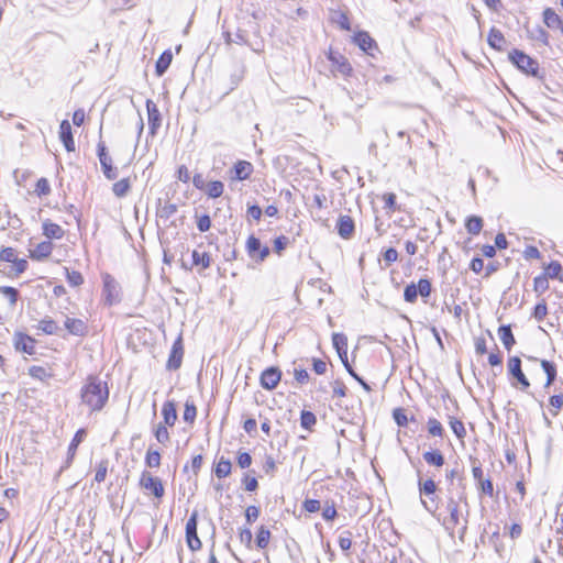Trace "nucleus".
<instances>
[{
	"instance_id": "49530a36",
	"label": "nucleus",
	"mask_w": 563,
	"mask_h": 563,
	"mask_svg": "<svg viewBox=\"0 0 563 563\" xmlns=\"http://www.w3.org/2000/svg\"><path fill=\"white\" fill-rule=\"evenodd\" d=\"M107 472H108V461L102 460L97 465L95 481L98 483H102L106 479Z\"/></svg>"
},
{
	"instance_id": "dca6fc26",
	"label": "nucleus",
	"mask_w": 563,
	"mask_h": 563,
	"mask_svg": "<svg viewBox=\"0 0 563 563\" xmlns=\"http://www.w3.org/2000/svg\"><path fill=\"white\" fill-rule=\"evenodd\" d=\"M64 328L73 335L82 336L87 333V324L81 319L66 318Z\"/></svg>"
},
{
	"instance_id": "ddd939ff",
	"label": "nucleus",
	"mask_w": 563,
	"mask_h": 563,
	"mask_svg": "<svg viewBox=\"0 0 563 563\" xmlns=\"http://www.w3.org/2000/svg\"><path fill=\"white\" fill-rule=\"evenodd\" d=\"M354 43L366 54L374 56V51L377 49L375 41L367 32H358L354 35Z\"/></svg>"
},
{
	"instance_id": "f3484780",
	"label": "nucleus",
	"mask_w": 563,
	"mask_h": 563,
	"mask_svg": "<svg viewBox=\"0 0 563 563\" xmlns=\"http://www.w3.org/2000/svg\"><path fill=\"white\" fill-rule=\"evenodd\" d=\"M163 424L173 427L177 421L176 405L173 400H167L162 407Z\"/></svg>"
},
{
	"instance_id": "a18cd8bd",
	"label": "nucleus",
	"mask_w": 563,
	"mask_h": 563,
	"mask_svg": "<svg viewBox=\"0 0 563 563\" xmlns=\"http://www.w3.org/2000/svg\"><path fill=\"white\" fill-rule=\"evenodd\" d=\"M419 490L424 495H432L437 490V485L433 479L429 478L426 481L419 479Z\"/></svg>"
},
{
	"instance_id": "09e8293b",
	"label": "nucleus",
	"mask_w": 563,
	"mask_h": 563,
	"mask_svg": "<svg viewBox=\"0 0 563 563\" xmlns=\"http://www.w3.org/2000/svg\"><path fill=\"white\" fill-rule=\"evenodd\" d=\"M418 290L416 284L411 283L405 287L404 298L407 302L413 303L417 300Z\"/></svg>"
},
{
	"instance_id": "473e14b6",
	"label": "nucleus",
	"mask_w": 563,
	"mask_h": 563,
	"mask_svg": "<svg viewBox=\"0 0 563 563\" xmlns=\"http://www.w3.org/2000/svg\"><path fill=\"white\" fill-rule=\"evenodd\" d=\"M131 185L129 178H123L112 186V192L118 198H123L130 191Z\"/></svg>"
},
{
	"instance_id": "4be33fe9",
	"label": "nucleus",
	"mask_w": 563,
	"mask_h": 563,
	"mask_svg": "<svg viewBox=\"0 0 563 563\" xmlns=\"http://www.w3.org/2000/svg\"><path fill=\"white\" fill-rule=\"evenodd\" d=\"M487 41H488L489 46L497 51H501L504 48V46L506 45L505 36L496 27L490 29Z\"/></svg>"
},
{
	"instance_id": "6ab92c4d",
	"label": "nucleus",
	"mask_w": 563,
	"mask_h": 563,
	"mask_svg": "<svg viewBox=\"0 0 563 563\" xmlns=\"http://www.w3.org/2000/svg\"><path fill=\"white\" fill-rule=\"evenodd\" d=\"M253 173V165L247 161H239L234 165V178L238 180L247 179Z\"/></svg>"
},
{
	"instance_id": "c756f323",
	"label": "nucleus",
	"mask_w": 563,
	"mask_h": 563,
	"mask_svg": "<svg viewBox=\"0 0 563 563\" xmlns=\"http://www.w3.org/2000/svg\"><path fill=\"white\" fill-rule=\"evenodd\" d=\"M465 228L470 234L477 235L483 229V219L477 216H471L465 222Z\"/></svg>"
},
{
	"instance_id": "e2e57ef3",
	"label": "nucleus",
	"mask_w": 563,
	"mask_h": 563,
	"mask_svg": "<svg viewBox=\"0 0 563 563\" xmlns=\"http://www.w3.org/2000/svg\"><path fill=\"white\" fill-rule=\"evenodd\" d=\"M238 464L241 468H247L252 464V456L247 452H241L238 455Z\"/></svg>"
},
{
	"instance_id": "2eb2a0df",
	"label": "nucleus",
	"mask_w": 563,
	"mask_h": 563,
	"mask_svg": "<svg viewBox=\"0 0 563 563\" xmlns=\"http://www.w3.org/2000/svg\"><path fill=\"white\" fill-rule=\"evenodd\" d=\"M59 137L68 152L75 151V142L71 133V126L67 120H64L60 123Z\"/></svg>"
},
{
	"instance_id": "c03bdc74",
	"label": "nucleus",
	"mask_w": 563,
	"mask_h": 563,
	"mask_svg": "<svg viewBox=\"0 0 563 563\" xmlns=\"http://www.w3.org/2000/svg\"><path fill=\"white\" fill-rule=\"evenodd\" d=\"M197 416V409L194 404V401L187 400L185 404V410H184V420L188 423H192Z\"/></svg>"
},
{
	"instance_id": "5fc2aeb1",
	"label": "nucleus",
	"mask_w": 563,
	"mask_h": 563,
	"mask_svg": "<svg viewBox=\"0 0 563 563\" xmlns=\"http://www.w3.org/2000/svg\"><path fill=\"white\" fill-rule=\"evenodd\" d=\"M547 314H548V307H547L545 301L542 300L541 302L536 305L532 316L534 317L536 320L542 321Z\"/></svg>"
},
{
	"instance_id": "412c9836",
	"label": "nucleus",
	"mask_w": 563,
	"mask_h": 563,
	"mask_svg": "<svg viewBox=\"0 0 563 563\" xmlns=\"http://www.w3.org/2000/svg\"><path fill=\"white\" fill-rule=\"evenodd\" d=\"M329 59L332 62V64L336 67V70L341 73L344 76H347L352 71V67L349 64L347 59L342 55H334L333 53H330Z\"/></svg>"
},
{
	"instance_id": "774afa93",
	"label": "nucleus",
	"mask_w": 563,
	"mask_h": 563,
	"mask_svg": "<svg viewBox=\"0 0 563 563\" xmlns=\"http://www.w3.org/2000/svg\"><path fill=\"white\" fill-rule=\"evenodd\" d=\"M338 512L334 505H327L322 510V517L324 520H332L336 517Z\"/></svg>"
},
{
	"instance_id": "4c0bfd02",
	"label": "nucleus",
	"mask_w": 563,
	"mask_h": 563,
	"mask_svg": "<svg viewBox=\"0 0 563 563\" xmlns=\"http://www.w3.org/2000/svg\"><path fill=\"white\" fill-rule=\"evenodd\" d=\"M262 247L260 239L251 235L246 241V251L251 258H256V254L260 252Z\"/></svg>"
},
{
	"instance_id": "052dcab7",
	"label": "nucleus",
	"mask_w": 563,
	"mask_h": 563,
	"mask_svg": "<svg viewBox=\"0 0 563 563\" xmlns=\"http://www.w3.org/2000/svg\"><path fill=\"white\" fill-rule=\"evenodd\" d=\"M533 283L536 291L543 292L549 288L547 276H538L534 278Z\"/></svg>"
},
{
	"instance_id": "a878e982",
	"label": "nucleus",
	"mask_w": 563,
	"mask_h": 563,
	"mask_svg": "<svg viewBox=\"0 0 563 563\" xmlns=\"http://www.w3.org/2000/svg\"><path fill=\"white\" fill-rule=\"evenodd\" d=\"M85 438H86V431L84 429H79L75 433V435L68 446L67 465H69L70 461L74 459L78 445L84 441Z\"/></svg>"
},
{
	"instance_id": "f8f14e48",
	"label": "nucleus",
	"mask_w": 563,
	"mask_h": 563,
	"mask_svg": "<svg viewBox=\"0 0 563 563\" xmlns=\"http://www.w3.org/2000/svg\"><path fill=\"white\" fill-rule=\"evenodd\" d=\"M14 346L21 353L33 355L35 352V340L23 333H15Z\"/></svg>"
},
{
	"instance_id": "f704fd0d",
	"label": "nucleus",
	"mask_w": 563,
	"mask_h": 563,
	"mask_svg": "<svg viewBox=\"0 0 563 563\" xmlns=\"http://www.w3.org/2000/svg\"><path fill=\"white\" fill-rule=\"evenodd\" d=\"M154 435L158 443L165 445L169 442V432L167 426L158 423L154 429Z\"/></svg>"
},
{
	"instance_id": "6e6d98bb",
	"label": "nucleus",
	"mask_w": 563,
	"mask_h": 563,
	"mask_svg": "<svg viewBox=\"0 0 563 563\" xmlns=\"http://www.w3.org/2000/svg\"><path fill=\"white\" fill-rule=\"evenodd\" d=\"M66 276L68 283L74 287L80 286L84 283V277L79 272L66 269Z\"/></svg>"
},
{
	"instance_id": "680f3d73",
	"label": "nucleus",
	"mask_w": 563,
	"mask_h": 563,
	"mask_svg": "<svg viewBox=\"0 0 563 563\" xmlns=\"http://www.w3.org/2000/svg\"><path fill=\"white\" fill-rule=\"evenodd\" d=\"M211 227V220L208 214L201 216L197 221V228L200 232H207Z\"/></svg>"
},
{
	"instance_id": "0e129e2a",
	"label": "nucleus",
	"mask_w": 563,
	"mask_h": 563,
	"mask_svg": "<svg viewBox=\"0 0 563 563\" xmlns=\"http://www.w3.org/2000/svg\"><path fill=\"white\" fill-rule=\"evenodd\" d=\"M260 516V509L256 506H249L245 510V518L249 523L255 521Z\"/></svg>"
},
{
	"instance_id": "864d4df0",
	"label": "nucleus",
	"mask_w": 563,
	"mask_h": 563,
	"mask_svg": "<svg viewBox=\"0 0 563 563\" xmlns=\"http://www.w3.org/2000/svg\"><path fill=\"white\" fill-rule=\"evenodd\" d=\"M53 250V244L49 241L37 243V260L47 257Z\"/></svg>"
},
{
	"instance_id": "8fccbe9b",
	"label": "nucleus",
	"mask_w": 563,
	"mask_h": 563,
	"mask_svg": "<svg viewBox=\"0 0 563 563\" xmlns=\"http://www.w3.org/2000/svg\"><path fill=\"white\" fill-rule=\"evenodd\" d=\"M416 286H417L418 295H420L423 298H427V297L430 296V294H431V283H430L429 279L421 278L418 282V285H416Z\"/></svg>"
},
{
	"instance_id": "79ce46f5",
	"label": "nucleus",
	"mask_w": 563,
	"mask_h": 563,
	"mask_svg": "<svg viewBox=\"0 0 563 563\" xmlns=\"http://www.w3.org/2000/svg\"><path fill=\"white\" fill-rule=\"evenodd\" d=\"M224 186L221 181L214 180L208 184L207 195L210 198H218L223 194Z\"/></svg>"
},
{
	"instance_id": "a211bd4d",
	"label": "nucleus",
	"mask_w": 563,
	"mask_h": 563,
	"mask_svg": "<svg viewBox=\"0 0 563 563\" xmlns=\"http://www.w3.org/2000/svg\"><path fill=\"white\" fill-rule=\"evenodd\" d=\"M498 335L507 351H510L516 344V340L509 324L500 325L498 329Z\"/></svg>"
},
{
	"instance_id": "f257e3e1",
	"label": "nucleus",
	"mask_w": 563,
	"mask_h": 563,
	"mask_svg": "<svg viewBox=\"0 0 563 563\" xmlns=\"http://www.w3.org/2000/svg\"><path fill=\"white\" fill-rule=\"evenodd\" d=\"M81 401L91 411L101 410L108 398L109 389L106 382L96 376L88 377L80 391Z\"/></svg>"
},
{
	"instance_id": "4468645a",
	"label": "nucleus",
	"mask_w": 563,
	"mask_h": 563,
	"mask_svg": "<svg viewBox=\"0 0 563 563\" xmlns=\"http://www.w3.org/2000/svg\"><path fill=\"white\" fill-rule=\"evenodd\" d=\"M338 233L342 239H350L354 233V221L350 216L341 214L336 223Z\"/></svg>"
},
{
	"instance_id": "b1692460",
	"label": "nucleus",
	"mask_w": 563,
	"mask_h": 563,
	"mask_svg": "<svg viewBox=\"0 0 563 563\" xmlns=\"http://www.w3.org/2000/svg\"><path fill=\"white\" fill-rule=\"evenodd\" d=\"M422 456L427 464L435 467L443 466L445 462L443 454L439 450L427 451Z\"/></svg>"
},
{
	"instance_id": "de8ad7c7",
	"label": "nucleus",
	"mask_w": 563,
	"mask_h": 563,
	"mask_svg": "<svg viewBox=\"0 0 563 563\" xmlns=\"http://www.w3.org/2000/svg\"><path fill=\"white\" fill-rule=\"evenodd\" d=\"M562 271V266L559 262H551L547 267H545V275L547 278H558L560 277V273Z\"/></svg>"
},
{
	"instance_id": "69168bd1",
	"label": "nucleus",
	"mask_w": 563,
	"mask_h": 563,
	"mask_svg": "<svg viewBox=\"0 0 563 563\" xmlns=\"http://www.w3.org/2000/svg\"><path fill=\"white\" fill-rule=\"evenodd\" d=\"M0 291L8 298L10 305L15 303L16 301V290L12 287H1Z\"/></svg>"
},
{
	"instance_id": "e433bc0d",
	"label": "nucleus",
	"mask_w": 563,
	"mask_h": 563,
	"mask_svg": "<svg viewBox=\"0 0 563 563\" xmlns=\"http://www.w3.org/2000/svg\"><path fill=\"white\" fill-rule=\"evenodd\" d=\"M549 405L551 407L550 412L553 417L559 415V411L563 408V394H556L550 397Z\"/></svg>"
},
{
	"instance_id": "13d9d810",
	"label": "nucleus",
	"mask_w": 563,
	"mask_h": 563,
	"mask_svg": "<svg viewBox=\"0 0 563 563\" xmlns=\"http://www.w3.org/2000/svg\"><path fill=\"white\" fill-rule=\"evenodd\" d=\"M393 417H394V420L395 422L399 426V427H405L408 422V419H407V416H406V412L404 409L401 408H397L394 410L393 412Z\"/></svg>"
},
{
	"instance_id": "9d476101",
	"label": "nucleus",
	"mask_w": 563,
	"mask_h": 563,
	"mask_svg": "<svg viewBox=\"0 0 563 563\" xmlns=\"http://www.w3.org/2000/svg\"><path fill=\"white\" fill-rule=\"evenodd\" d=\"M184 356V346L181 336H179L173 344L172 351L167 361V368L170 371L178 369L181 365Z\"/></svg>"
},
{
	"instance_id": "c9c22d12",
	"label": "nucleus",
	"mask_w": 563,
	"mask_h": 563,
	"mask_svg": "<svg viewBox=\"0 0 563 563\" xmlns=\"http://www.w3.org/2000/svg\"><path fill=\"white\" fill-rule=\"evenodd\" d=\"M317 423L316 415L311 411L302 410L300 415V426L303 429L311 430Z\"/></svg>"
},
{
	"instance_id": "7c9ffc66",
	"label": "nucleus",
	"mask_w": 563,
	"mask_h": 563,
	"mask_svg": "<svg viewBox=\"0 0 563 563\" xmlns=\"http://www.w3.org/2000/svg\"><path fill=\"white\" fill-rule=\"evenodd\" d=\"M97 152L102 172L106 170L108 167L112 166V158L108 154L107 147L103 142L98 143Z\"/></svg>"
},
{
	"instance_id": "39448f33",
	"label": "nucleus",
	"mask_w": 563,
	"mask_h": 563,
	"mask_svg": "<svg viewBox=\"0 0 563 563\" xmlns=\"http://www.w3.org/2000/svg\"><path fill=\"white\" fill-rule=\"evenodd\" d=\"M103 289L102 295L107 306H113L120 301V286L117 280L110 275L102 276Z\"/></svg>"
},
{
	"instance_id": "2f4dec72",
	"label": "nucleus",
	"mask_w": 563,
	"mask_h": 563,
	"mask_svg": "<svg viewBox=\"0 0 563 563\" xmlns=\"http://www.w3.org/2000/svg\"><path fill=\"white\" fill-rule=\"evenodd\" d=\"M543 20L547 26L551 29L560 27L562 24L561 18L551 8L544 10Z\"/></svg>"
},
{
	"instance_id": "4d7b16f0",
	"label": "nucleus",
	"mask_w": 563,
	"mask_h": 563,
	"mask_svg": "<svg viewBox=\"0 0 563 563\" xmlns=\"http://www.w3.org/2000/svg\"><path fill=\"white\" fill-rule=\"evenodd\" d=\"M385 261V268H387L390 264L395 263L398 260L397 250L389 247L383 254Z\"/></svg>"
},
{
	"instance_id": "3c124183",
	"label": "nucleus",
	"mask_w": 563,
	"mask_h": 563,
	"mask_svg": "<svg viewBox=\"0 0 563 563\" xmlns=\"http://www.w3.org/2000/svg\"><path fill=\"white\" fill-rule=\"evenodd\" d=\"M177 212V206L175 203H165L158 209V216L161 218L168 219Z\"/></svg>"
},
{
	"instance_id": "1a4fd4ad",
	"label": "nucleus",
	"mask_w": 563,
	"mask_h": 563,
	"mask_svg": "<svg viewBox=\"0 0 563 563\" xmlns=\"http://www.w3.org/2000/svg\"><path fill=\"white\" fill-rule=\"evenodd\" d=\"M282 378V372L277 367L266 368L260 378V384L264 389L273 390L277 387Z\"/></svg>"
},
{
	"instance_id": "9b49d317",
	"label": "nucleus",
	"mask_w": 563,
	"mask_h": 563,
	"mask_svg": "<svg viewBox=\"0 0 563 563\" xmlns=\"http://www.w3.org/2000/svg\"><path fill=\"white\" fill-rule=\"evenodd\" d=\"M146 110L148 119L150 133L154 135L157 129L161 126L162 118L161 112L154 101L151 99L146 100Z\"/></svg>"
},
{
	"instance_id": "a19ab883",
	"label": "nucleus",
	"mask_w": 563,
	"mask_h": 563,
	"mask_svg": "<svg viewBox=\"0 0 563 563\" xmlns=\"http://www.w3.org/2000/svg\"><path fill=\"white\" fill-rule=\"evenodd\" d=\"M145 464L148 467H158L161 465V454L156 450L148 449L145 455Z\"/></svg>"
},
{
	"instance_id": "72a5a7b5",
	"label": "nucleus",
	"mask_w": 563,
	"mask_h": 563,
	"mask_svg": "<svg viewBox=\"0 0 563 563\" xmlns=\"http://www.w3.org/2000/svg\"><path fill=\"white\" fill-rule=\"evenodd\" d=\"M449 424H450V428L452 429L453 433L460 440H463L465 438L466 430H465L464 423L461 420H459L454 417H450Z\"/></svg>"
},
{
	"instance_id": "bf43d9fd",
	"label": "nucleus",
	"mask_w": 563,
	"mask_h": 563,
	"mask_svg": "<svg viewBox=\"0 0 563 563\" xmlns=\"http://www.w3.org/2000/svg\"><path fill=\"white\" fill-rule=\"evenodd\" d=\"M245 490L247 492H254L258 487V482L254 476H249V474H245L242 479Z\"/></svg>"
},
{
	"instance_id": "393cba45",
	"label": "nucleus",
	"mask_w": 563,
	"mask_h": 563,
	"mask_svg": "<svg viewBox=\"0 0 563 563\" xmlns=\"http://www.w3.org/2000/svg\"><path fill=\"white\" fill-rule=\"evenodd\" d=\"M173 59V54L170 51H165L159 58L156 60L155 71L157 76H163L165 71L168 69Z\"/></svg>"
},
{
	"instance_id": "c85d7f7f",
	"label": "nucleus",
	"mask_w": 563,
	"mask_h": 563,
	"mask_svg": "<svg viewBox=\"0 0 563 563\" xmlns=\"http://www.w3.org/2000/svg\"><path fill=\"white\" fill-rule=\"evenodd\" d=\"M231 470H232V464H231L230 460L221 456L216 465L214 474L217 477L223 478L231 474Z\"/></svg>"
},
{
	"instance_id": "423d86ee",
	"label": "nucleus",
	"mask_w": 563,
	"mask_h": 563,
	"mask_svg": "<svg viewBox=\"0 0 563 563\" xmlns=\"http://www.w3.org/2000/svg\"><path fill=\"white\" fill-rule=\"evenodd\" d=\"M198 512L195 510L186 522V542L191 551L201 549L202 543L197 533Z\"/></svg>"
},
{
	"instance_id": "338daca9",
	"label": "nucleus",
	"mask_w": 563,
	"mask_h": 563,
	"mask_svg": "<svg viewBox=\"0 0 563 563\" xmlns=\"http://www.w3.org/2000/svg\"><path fill=\"white\" fill-rule=\"evenodd\" d=\"M303 509L308 512H317L320 510V501L317 499H307L303 503Z\"/></svg>"
},
{
	"instance_id": "f03ea898",
	"label": "nucleus",
	"mask_w": 563,
	"mask_h": 563,
	"mask_svg": "<svg viewBox=\"0 0 563 563\" xmlns=\"http://www.w3.org/2000/svg\"><path fill=\"white\" fill-rule=\"evenodd\" d=\"M139 485L147 494L161 499L165 494V488L161 478L153 476L148 471H143L140 476Z\"/></svg>"
},
{
	"instance_id": "5701e85b",
	"label": "nucleus",
	"mask_w": 563,
	"mask_h": 563,
	"mask_svg": "<svg viewBox=\"0 0 563 563\" xmlns=\"http://www.w3.org/2000/svg\"><path fill=\"white\" fill-rule=\"evenodd\" d=\"M540 365L544 373L547 374V382L544 384V388H549L556 379V365L553 362L547 360H541Z\"/></svg>"
},
{
	"instance_id": "cd10ccee",
	"label": "nucleus",
	"mask_w": 563,
	"mask_h": 563,
	"mask_svg": "<svg viewBox=\"0 0 563 563\" xmlns=\"http://www.w3.org/2000/svg\"><path fill=\"white\" fill-rule=\"evenodd\" d=\"M191 257H192V264L195 266H201V268H203V269L208 268L211 264V257H210L209 253H207V252H200L198 250H194Z\"/></svg>"
},
{
	"instance_id": "bb28decb",
	"label": "nucleus",
	"mask_w": 563,
	"mask_h": 563,
	"mask_svg": "<svg viewBox=\"0 0 563 563\" xmlns=\"http://www.w3.org/2000/svg\"><path fill=\"white\" fill-rule=\"evenodd\" d=\"M37 330L45 334H59L63 329L52 319H43L37 323Z\"/></svg>"
},
{
	"instance_id": "7ed1b4c3",
	"label": "nucleus",
	"mask_w": 563,
	"mask_h": 563,
	"mask_svg": "<svg viewBox=\"0 0 563 563\" xmlns=\"http://www.w3.org/2000/svg\"><path fill=\"white\" fill-rule=\"evenodd\" d=\"M509 58L521 71L528 75L537 76L539 69L537 60L532 59L523 52L519 49H514L509 54Z\"/></svg>"
},
{
	"instance_id": "0eeeda50",
	"label": "nucleus",
	"mask_w": 563,
	"mask_h": 563,
	"mask_svg": "<svg viewBox=\"0 0 563 563\" xmlns=\"http://www.w3.org/2000/svg\"><path fill=\"white\" fill-rule=\"evenodd\" d=\"M507 365L509 374L520 384V389L527 390L530 382L521 369V360L518 356H510Z\"/></svg>"
},
{
	"instance_id": "58836bf2",
	"label": "nucleus",
	"mask_w": 563,
	"mask_h": 563,
	"mask_svg": "<svg viewBox=\"0 0 563 563\" xmlns=\"http://www.w3.org/2000/svg\"><path fill=\"white\" fill-rule=\"evenodd\" d=\"M271 539V531L262 526L256 536V545L260 549H265L268 545Z\"/></svg>"
},
{
	"instance_id": "20e7f679",
	"label": "nucleus",
	"mask_w": 563,
	"mask_h": 563,
	"mask_svg": "<svg viewBox=\"0 0 563 563\" xmlns=\"http://www.w3.org/2000/svg\"><path fill=\"white\" fill-rule=\"evenodd\" d=\"M0 260L9 264V274L19 275L27 266L26 260L20 258L18 252L12 247L3 249L0 253Z\"/></svg>"
},
{
	"instance_id": "37998d69",
	"label": "nucleus",
	"mask_w": 563,
	"mask_h": 563,
	"mask_svg": "<svg viewBox=\"0 0 563 563\" xmlns=\"http://www.w3.org/2000/svg\"><path fill=\"white\" fill-rule=\"evenodd\" d=\"M332 343L336 352L342 351L343 354H345V350H347V339L344 334L333 333Z\"/></svg>"
},
{
	"instance_id": "aec40b11",
	"label": "nucleus",
	"mask_w": 563,
	"mask_h": 563,
	"mask_svg": "<svg viewBox=\"0 0 563 563\" xmlns=\"http://www.w3.org/2000/svg\"><path fill=\"white\" fill-rule=\"evenodd\" d=\"M43 234L47 239H62L64 236V230L60 225L46 220L43 222Z\"/></svg>"
},
{
	"instance_id": "603ef678",
	"label": "nucleus",
	"mask_w": 563,
	"mask_h": 563,
	"mask_svg": "<svg viewBox=\"0 0 563 563\" xmlns=\"http://www.w3.org/2000/svg\"><path fill=\"white\" fill-rule=\"evenodd\" d=\"M339 547L342 551H349L352 547V533L350 531H344L339 537Z\"/></svg>"
},
{
	"instance_id": "ea45409f",
	"label": "nucleus",
	"mask_w": 563,
	"mask_h": 563,
	"mask_svg": "<svg viewBox=\"0 0 563 563\" xmlns=\"http://www.w3.org/2000/svg\"><path fill=\"white\" fill-rule=\"evenodd\" d=\"M428 432L433 437H443L444 429L439 420L435 418H429L428 420Z\"/></svg>"
},
{
	"instance_id": "6e6552de",
	"label": "nucleus",
	"mask_w": 563,
	"mask_h": 563,
	"mask_svg": "<svg viewBox=\"0 0 563 563\" xmlns=\"http://www.w3.org/2000/svg\"><path fill=\"white\" fill-rule=\"evenodd\" d=\"M446 509L449 511V518L445 520V528L446 530L454 531V529L460 525L462 517L460 503L450 498L448 500Z\"/></svg>"
}]
</instances>
